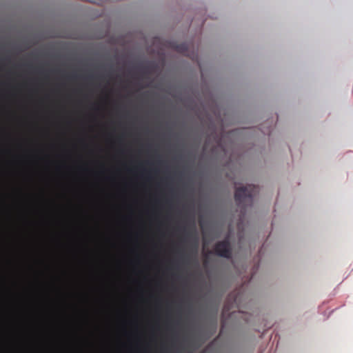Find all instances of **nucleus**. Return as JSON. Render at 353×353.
<instances>
[{
    "mask_svg": "<svg viewBox=\"0 0 353 353\" xmlns=\"http://www.w3.org/2000/svg\"><path fill=\"white\" fill-rule=\"evenodd\" d=\"M259 192L258 187L254 185H248L236 188L234 199L237 205L245 210L248 206H250L253 202L254 196Z\"/></svg>",
    "mask_w": 353,
    "mask_h": 353,
    "instance_id": "obj_1",
    "label": "nucleus"
},
{
    "mask_svg": "<svg viewBox=\"0 0 353 353\" xmlns=\"http://www.w3.org/2000/svg\"><path fill=\"white\" fill-rule=\"evenodd\" d=\"M174 48L176 52L185 56L189 57L192 59L194 58V57L190 54L189 45L186 43L176 44L174 46Z\"/></svg>",
    "mask_w": 353,
    "mask_h": 353,
    "instance_id": "obj_3",
    "label": "nucleus"
},
{
    "mask_svg": "<svg viewBox=\"0 0 353 353\" xmlns=\"http://www.w3.org/2000/svg\"><path fill=\"white\" fill-rule=\"evenodd\" d=\"M210 253L225 259H230L232 257V251L229 240L225 239L216 243L212 252H210Z\"/></svg>",
    "mask_w": 353,
    "mask_h": 353,
    "instance_id": "obj_2",
    "label": "nucleus"
}]
</instances>
